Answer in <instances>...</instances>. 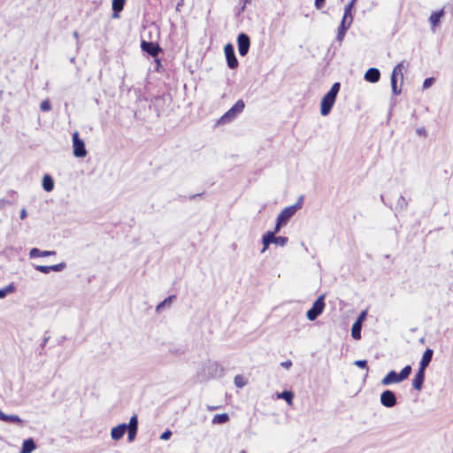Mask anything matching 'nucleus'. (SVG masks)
Returning <instances> with one entry per match:
<instances>
[{"instance_id": "41", "label": "nucleus", "mask_w": 453, "mask_h": 453, "mask_svg": "<svg viewBox=\"0 0 453 453\" xmlns=\"http://www.w3.org/2000/svg\"><path fill=\"white\" fill-rule=\"evenodd\" d=\"M171 435H172V432H171L170 430H167V431L164 432V433L161 434L160 438H161L162 440L166 441V440H168V439L171 437Z\"/></svg>"}, {"instance_id": "3", "label": "nucleus", "mask_w": 453, "mask_h": 453, "mask_svg": "<svg viewBox=\"0 0 453 453\" xmlns=\"http://www.w3.org/2000/svg\"><path fill=\"white\" fill-rule=\"evenodd\" d=\"M245 104L242 99H239L226 113H224L219 120V123L226 124L233 119H235V117L242 112L244 110Z\"/></svg>"}, {"instance_id": "8", "label": "nucleus", "mask_w": 453, "mask_h": 453, "mask_svg": "<svg viewBox=\"0 0 453 453\" xmlns=\"http://www.w3.org/2000/svg\"><path fill=\"white\" fill-rule=\"evenodd\" d=\"M237 43L239 54L241 56H245L248 53L250 46V37L247 35L242 33L238 35Z\"/></svg>"}, {"instance_id": "37", "label": "nucleus", "mask_w": 453, "mask_h": 453, "mask_svg": "<svg viewBox=\"0 0 453 453\" xmlns=\"http://www.w3.org/2000/svg\"><path fill=\"white\" fill-rule=\"evenodd\" d=\"M355 365L357 366H358L359 368H362V369H366L367 368V362H366V360H357L355 362Z\"/></svg>"}, {"instance_id": "9", "label": "nucleus", "mask_w": 453, "mask_h": 453, "mask_svg": "<svg viewBox=\"0 0 453 453\" xmlns=\"http://www.w3.org/2000/svg\"><path fill=\"white\" fill-rule=\"evenodd\" d=\"M301 204L302 203L299 202L294 205L286 207L279 214L278 219L285 224L295 214V212L301 208Z\"/></svg>"}, {"instance_id": "13", "label": "nucleus", "mask_w": 453, "mask_h": 453, "mask_svg": "<svg viewBox=\"0 0 453 453\" xmlns=\"http://www.w3.org/2000/svg\"><path fill=\"white\" fill-rule=\"evenodd\" d=\"M425 380V370L418 369L417 373L415 374L413 380H412V387L416 390H420L423 387V383Z\"/></svg>"}, {"instance_id": "11", "label": "nucleus", "mask_w": 453, "mask_h": 453, "mask_svg": "<svg viewBox=\"0 0 453 453\" xmlns=\"http://www.w3.org/2000/svg\"><path fill=\"white\" fill-rule=\"evenodd\" d=\"M141 48L143 51L147 52L152 57H157L161 51L159 45L152 42L142 41L141 43Z\"/></svg>"}, {"instance_id": "19", "label": "nucleus", "mask_w": 453, "mask_h": 453, "mask_svg": "<svg viewBox=\"0 0 453 453\" xmlns=\"http://www.w3.org/2000/svg\"><path fill=\"white\" fill-rule=\"evenodd\" d=\"M407 66H408V63L405 64L404 61L400 62L394 67L391 77L396 78L397 80L400 79L401 81H403V71Z\"/></svg>"}, {"instance_id": "39", "label": "nucleus", "mask_w": 453, "mask_h": 453, "mask_svg": "<svg viewBox=\"0 0 453 453\" xmlns=\"http://www.w3.org/2000/svg\"><path fill=\"white\" fill-rule=\"evenodd\" d=\"M127 430H128V440L130 441H132L136 435L137 429H127Z\"/></svg>"}, {"instance_id": "7", "label": "nucleus", "mask_w": 453, "mask_h": 453, "mask_svg": "<svg viewBox=\"0 0 453 453\" xmlns=\"http://www.w3.org/2000/svg\"><path fill=\"white\" fill-rule=\"evenodd\" d=\"M224 52L228 67L231 69L237 68L239 63L234 54V46L231 43L226 44L224 47Z\"/></svg>"}, {"instance_id": "23", "label": "nucleus", "mask_w": 453, "mask_h": 453, "mask_svg": "<svg viewBox=\"0 0 453 453\" xmlns=\"http://www.w3.org/2000/svg\"><path fill=\"white\" fill-rule=\"evenodd\" d=\"M35 449V441L32 439L24 441L21 453H31Z\"/></svg>"}, {"instance_id": "2", "label": "nucleus", "mask_w": 453, "mask_h": 453, "mask_svg": "<svg viewBox=\"0 0 453 453\" xmlns=\"http://www.w3.org/2000/svg\"><path fill=\"white\" fill-rule=\"evenodd\" d=\"M411 372V366L406 365L402 371L397 373L395 371H390L381 380L383 385H389L393 383H399L406 380Z\"/></svg>"}, {"instance_id": "24", "label": "nucleus", "mask_w": 453, "mask_h": 453, "mask_svg": "<svg viewBox=\"0 0 453 453\" xmlns=\"http://www.w3.org/2000/svg\"><path fill=\"white\" fill-rule=\"evenodd\" d=\"M42 187L43 189L47 192H50L54 188V181L50 175H44L42 179Z\"/></svg>"}, {"instance_id": "35", "label": "nucleus", "mask_w": 453, "mask_h": 453, "mask_svg": "<svg viewBox=\"0 0 453 453\" xmlns=\"http://www.w3.org/2000/svg\"><path fill=\"white\" fill-rule=\"evenodd\" d=\"M288 238L284 236H274L273 243L280 244V246L286 245Z\"/></svg>"}, {"instance_id": "18", "label": "nucleus", "mask_w": 453, "mask_h": 453, "mask_svg": "<svg viewBox=\"0 0 453 453\" xmlns=\"http://www.w3.org/2000/svg\"><path fill=\"white\" fill-rule=\"evenodd\" d=\"M434 351L431 349H426L423 353L421 361L419 363V369L425 370L428 366L429 363L432 360Z\"/></svg>"}, {"instance_id": "29", "label": "nucleus", "mask_w": 453, "mask_h": 453, "mask_svg": "<svg viewBox=\"0 0 453 453\" xmlns=\"http://www.w3.org/2000/svg\"><path fill=\"white\" fill-rule=\"evenodd\" d=\"M127 429H137L138 428V419H137L136 415H134L133 417H131L129 424L127 425Z\"/></svg>"}, {"instance_id": "22", "label": "nucleus", "mask_w": 453, "mask_h": 453, "mask_svg": "<svg viewBox=\"0 0 453 453\" xmlns=\"http://www.w3.org/2000/svg\"><path fill=\"white\" fill-rule=\"evenodd\" d=\"M274 232H267L264 236H263V244H264V247H263V250H262V252L265 251L267 250V248L269 247L270 243L273 242V240H274Z\"/></svg>"}, {"instance_id": "49", "label": "nucleus", "mask_w": 453, "mask_h": 453, "mask_svg": "<svg viewBox=\"0 0 453 453\" xmlns=\"http://www.w3.org/2000/svg\"><path fill=\"white\" fill-rule=\"evenodd\" d=\"M452 453H453V450H452Z\"/></svg>"}, {"instance_id": "42", "label": "nucleus", "mask_w": 453, "mask_h": 453, "mask_svg": "<svg viewBox=\"0 0 453 453\" xmlns=\"http://www.w3.org/2000/svg\"><path fill=\"white\" fill-rule=\"evenodd\" d=\"M326 0H315V6L317 9H321L325 5Z\"/></svg>"}, {"instance_id": "15", "label": "nucleus", "mask_w": 453, "mask_h": 453, "mask_svg": "<svg viewBox=\"0 0 453 453\" xmlns=\"http://www.w3.org/2000/svg\"><path fill=\"white\" fill-rule=\"evenodd\" d=\"M0 420L6 423H14L19 426H23V420L17 415H7L0 410Z\"/></svg>"}, {"instance_id": "4", "label": "nucleus", "mask_w": 453, "mask_h": 453, "mask_svg": "<svg viewBox=\"0 0 453 453\" xmlns=\"http://www.w3.org/2000/svg\"><path fill=\"white\" fill-rule=\"evenodd\" d=\"M245 104L242 99H239L226 113H224L219 120V123L226 124L233 119H235V117L242 112L244 110Z\"/></svg>"}, {"instance_id": "27", "label": "nucleus", "mask_w": 453, "mask_h": 453, "mask_svg": "<svg viewBox=\"0 0 453 453\" xmlns=\"http://www.w3.org/2000/svg\"><path fill=\"white\" fill-rule=\"evenodd\" d=\"M228 419H229V417L226 413L217 414L213 417L212 423L213 424H223V423H226V421H228Z\"/></svg>"}, {"instance_id": "30", "label": "nucleus", "mask_w": 453, "mask_h": 453, "mask_svg": "<svg viewBox=\"0 0 453 453\" xmlns=\"http://www.w3.org/2000/svg\"><path fill=\"white\" fill-rule=\"evenodd\" d=\"M348 27H349L348 26L345 27V24L342 26V22L341 23V26L338 30V35H337V38L339 41H342V39L345 35V32L348 29Z\"/></svg>"}, {"instance_id": "10", "label": "nucleus", "mask_w": 453, "mask_h": 453, "mask_svg": "<svg viewBox=\"0 0 453 453\" xmlns=\"http://www.w3.org/2000/svg\"><path fill=\"white\" fill-rule=\"evenodd\" d=\"M380 403L383 406L390 408L396 404V397L393 391L385 390L380 395Z\"/></svg>"}, {"instance_id": "5", "label": "nucleus", "mask_w": 453, "mask_h": 453, "mask_svg": "<svg viewBox=\"0 0 453 453\" xmlns=\"http://www.w3.org/2000/svg\"><path fill=\"white\" fill-rule=\"evenodd\" d=\"M325 296H319L317 300L313 303L312 307L307 311V319L311 321L315 320L325 309Z\"/></svg>"}, {"instance_id": "43", "label": "nucleus", "mask_w": 453, "mask_h": 453, "mask_svg": "<svg viewBox=\"0 0 453 453\" xmlns=\"http://www.w3.org/2000/svg\"><path fill=\"white\" fill-rule=\"evenodd\" d=\"M284 224L282 221H280L278 218H277V220H276V225H275V227H274V234L279 232L281 225Z\"/></svg>"}, {"instance_id": "32", "label": "nucleus", "mask_w": 453, "mask_h": 453, "mask_svg": "<svg viewBox=\"0 0 453 453\" xmlns=\"http://www.w3.org/2000/svg\"><path fill=\"white\" fill-rule=\"evenodd\" d=\"M391 87H392V91L394 93V95H399L401 93V89L397 88V79L396 78H394V77H391Z\"/></svg>"}, {"instance_id": "17", "label": "nucleus", "mask_w": 453, "mask_h": 453, "mask_svg": "<svg viewBox=\"0 0 453 453\" xmlns=\"http://www.w3.org/2000/svg\"><path fill=\"white\" fill-rule=\"evenodd\" d=\"M127 425L126 424H120L111 429V435L113 440H119L123 437L127 431Z\"/></svg>"}, {"instance_id": "20", "label": "nucleus", "mask_w": 453, "mask_h": 453, "mask_svg": "<svg viewBox=\"0 0 453 453\" xmlns=\"http://www.w3.org/2000/svg\"><path fill=\"white\" fill-rule=\"evenodd\" d=\"M56 251L55 250H44L42 251L37 248H33L29 251V257L31 258L34 257H49V256H55Z\"/></svg>"}, {"instance_id": "31", "label": "nucleus", "mask_w": 453, "mask_h": 453, "mask_svg": "<svg viewBox=\"0 0 453 453\" xmlns=\"http://www.w3.org/2000/svg\"><path fill=\"white\" fill-rule=\"evenodd\" d=\"M234 384L236 385V387L238 388H242L243 386L246 385V380L245 379L241 376V375H236L234 377Z\"/></svg>"}, {"instance_id": "34", "label": "nucleus", "mask_w": 453, "mask_h": 453, "mask_svg": "<svg viewBox=\"0 0 453 453\" xmlns=\"http://www.w3.org/2000/svg\"><path fill=\"white\" fill-rule=\"evenodd\" d=\"M40 109L42 111H49L51 109V104L49 99L43 100L40 104Z\"/></svg>"}, {"instance_id": "16", "label": "nucleus", "mask_w": 453, "mask_h": 453, "mask_svg": "<svg viewBox=\"0 0 453 453\" xmlns=\"http://www.w3.org/2000/svg\"><path fill=\"white\" fill-rule=\"evenodd\" d=\"M356 0H351L344 8V14H343V18H342V26L348 22V27H349V25L351 24L352 22V15H351V9L353 8L354 6V4H355Z\"/></svg>"}, {"instance_id": "25", "label": "nucleus", "mask_w": 453, "mask_h": 453, "mask_svg": "<svg viewBox=\"0 0 453 453\" xmlns=\"http://www.w3.org/2000/svg\"><path fill=\"white\" fill-rule=\"evenodd\" d=\"M361 328L362 325L359 322H355L351 328V336L355 340H359L361 338Z\"/></svg>"}, {"instance_id": "46", "label": "nucleus", "mask_w": 453, "mask_h": 453, "mask_svg": "<svg viewBox=\"0 0 453 453\" xmlns=\"http://www.w3.org/2000/svg\"><path fill=\"white\" fill-rule=\"evenodd\" d=\"M240 1L243 4V7H244L246 4H250V3L251 2V0H240Z\"/></svg>"}, {"instance_id": "14", "label": "nucleus", "mask_w": 453, "mask_h": 453, "mask_svg": "<svg viewBox=\"0 0 453 453\" xmlns=\"http://www.w3.org/2000/svg\"><path fill=\"white\" fill-rule=\"evenodd\" d=\"M380 78V72L377 68H369L365 73V80L372 83L379 81Z\"/></svg>"}, {"instance_id": "48", "label": "nucleus", "mask_w": 453, "mask_h": 453, "mask_svg": "<svg viewBox=\"0 0 453 453\" xmlns=\"http://www.w3.org/2000/svg\"><path fill=\"white\" fill-rule=\"evenodd\" d=\"M240 453H246L244 450L241 451Z\"/></svg>"}, {"instance_id": "28", "label": "nucleus", "mask_w": 453, "mask_h": 453, "mask_svg": "<svg viewBox=\"0 0 453 453\" xmlns=\"http://www.w3.org/2000/svg\"><path fill=\"white\" fill-rule=\"evenodd\" d=\"M279 397L283 398L288 404H292L294 394L291 391H283Z\"/></svg>"}, {"instance_id": "36", "label": "nucleus", "mask_w": 453, "mask_h": 453, "mask_svg": "<svg viewBox=\"0 0 453 453\" xmlns=\"http://www.w3.org/2000/svg\"><path fill=\"white\" fill-rule=\"evenodd\" d=\"M175 296H169L167 298H165L163 302H161L157 306V311H159L161 308H163L165 305H167L170 304L171 301L173 298H174Z\"/></svg>"}, {"instance_id": "44", "label": "nucleus", "mask_w": 453, "mask_h": 453, "mask_svg": "<svg viewBox=\"0 0 453 453\" xmlns=\"http://www.w3.org/2000/svg\"><path fill=\"white\" fill-rule=\"evenodd\" d=\"M280 365L286 369H289L292 366V362L290 360H287L282 362Z\"/></svg>"}, {"instance_id": "1", "label": "nucleus", "mask_w": 453, "mask_h": 453, "mask_svg": "<svg viewBox=\"0 0 453 453\" xmlns=\"http://www.w3.org/2000/svg\"><path fill=\"white\" fill-rule=\"evenodd\" d=\"M341 88L340 82H335L331 87L330 90L323 96L320 104V113L323 116H326L334 106L337 94Z\"/></svg>"}, {"instance_id": "12", "label": "nucleus", "mask_w": 453, "mask_h": 453, "mask_svg": "<svg viewBox=\"0 0 453 453\" xmlns=\"http://www.w3.org/2000/svg\"><path fill=\"white\" fill-rule=\"evenodd\" d=\"M65 268V263H59L54 265H36L35 270L42 273H50L51 271L60 272Z\"/></svg>"}, {"instance_id": "38", "label": "nucleus", "mask_w": 453, "mask_h": 453, "mask_svg": "<svg viewBox=\"0 0 453 453\" xmlns=\"http://www.w3.org/2000/svg\"><path fill=\"white\" fill-rule=\"evenodd\" d=\"M434 81V78H426L423 82V88H429L433 84Z\"/></svg>"}, {"instance_id": "26", "label": "nucleus", "mask_w": 453, "mask_h": 453, "mask_svg": "<svg viewBox=\"0 0 453 453\" xmlns=\"http://www.w3.org/2000/svg\"><path fill=\"white\" fill-rule=\"evenodd\" d=\"M125 3H126V0H112V4H111L112 11L115 13L121 12L124 8Z\"/></svg>"}, {"instance_id": "33", "label": "nucleus", "mask_w": 453, "mask_h": 453, "mask_svg": "<svg viewBox=\"0 0 453 453\" xmlns=\"http://www.w3.org/2000/svg\"><path fill=\"white\" fill-rule=\"evenodd\" d=\"M14 291V287L12 285L7 286L4 288L0 289V298H4L8 293Z\"/></svg>"}, {"instance_id": "45", "label": "nucleus", "mask_w": 453, "mask_h": 453, "mask_svg": "<svg viewBox=\"0 0 453 453\" xmlns=\"http://www.w3.org/2000/svg\"><path fill=\"white\" fill-rule=\"evenodd\" d=\"M26 216H27V212H26V211L23 209V210L21 211V213H20V218H21V219H24Z\"/></svg>"}, {"instance_id": "6", "label": "nucleus", "mask_w": 453, "mask_h": 453, "mask_svg": "<svg viewBox=\"0 0 453 453\" xmlns=\"http://www.w3.org/2000/svg\"><path fill=\"white\" fill-rule=\"evenodd\" d=\"M73 155L76 157H84L87 155L85 143L79 137V133L77 131L73 134Z\"/></svg>"}, {"instance_id": "47", "label": "nucleus", "mask_w": 453, "mask_h": 453, "mask_svg": "<svg viewBox=\"0 0 453 453\" xmlns=\"http://www.w3.org/2000/svg\"><path fill=\"white\" fill-rule=\"evenodd\" d=\"M216 409H217V407H209V410H211V411H213V410H216Z\"/></svg>"}, {"instance_id": "21", "label": "nucleus", "mask_w": 453, "mask_h": 453, "mask_svg": "<svg viewBox=\"0 0 453 453\" xmlns=\"http://www.w3.org/2000/svg\"><path fill=\"white\" fill-rule=\"evenodd\" d=\"M444 15V10L441 9L440 11L434 12L429 17V22L432 27H436L441 21V17Z\"/></svg>"}, {"instance_id": "40", "label": "nucleus", "mask_w": 453, "mask_h": 453, "mask_svg": "<svg viewBox=\"0 0 453 453\" xmlns=\"http://www.w3.org/2000/svg\"><path fill=\"white\" fill-rule=\"evenodd\" d=\"M365 317H366V311H362V312L359 314V316H358L357 319L355 322H359V324H361V325H362V322L365 320Z\"/></svg>"}]
</instances>
